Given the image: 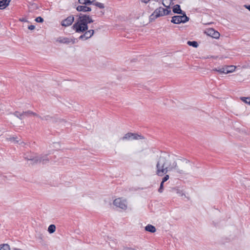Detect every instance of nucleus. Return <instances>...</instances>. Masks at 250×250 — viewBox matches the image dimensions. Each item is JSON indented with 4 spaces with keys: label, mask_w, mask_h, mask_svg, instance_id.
Returning a JSON list of instances; mask_svg holds the SVG:
<instances>
[{
    "label": "nucleus",
    "mask_w": 250,
    "mask_h": 250,
    "mask_svg": "<svg viewBox=\"0 0 250 250\" xmlns=\"http://www.w3.org/2000/svg\"><path fill=\"white\" fill-rule=\"evenodd\" d=\"M173 191L175 192L177 194H179V196H182L184 195H185V194L183 192L182 190H181L179 189L176 188H173L172 189Z\"/></svg>",
    "instance_id": "obj_24"
},
{
    "label": "nucleus",
    "mask_w": 250,
    "mask_h": 250,
    "mask_svg": "<svg viewBox=\"0 0 250 250\" xmlns=\"http://www.w3.org/2000/svg\"><path fill=\"white\" fill-rule=\"evenodd\" d=\"M9 140L11 141H13L16 143H19L20 141L18 140V138L17 137H11L9 138Z\"/></svg>",
    "instance_id": "obj_29"
},
{
    "label": "nucleus",
    "mask_w": 250,
    "mask_h": 250,
    "mask_svg": "<svg viewBox=\"0 0 250 250\" xmlns=\"http://www.w3.org/2000/svg\"><path fill=\"white\" fill-rule=\"evenodd\" d=\"M13 250H22L21 249H18V248H14Z\"/></svg>",
    "instance_id": "obj_41"
},
{
    "label": "nucleus",
    "mask_w": 250,
    "mask_h": 250,
    "mask_svg": "<svg viewBox=\"0 0 250 250\" xmlns=\"http://www.w3.org/2000/svg\"><path fill=\"white\" fill-rule=\"evenodd\" d=\"M144 139V136L141 135H139L137 133L129 132L125 134L124 137L120 139V140L124 141L132 140H141Z\"/></svg>",
    "instance_id": "obj_6"
},
{
    "label": "nucleus",
    "mask_w": 250,
    "mask_h": 250,
    "mask_svg": "<svg viewBox=\"0 0 250 250\" xmlns=\"http://www.w3.org/2000/svg\"><path fill=\"white\" fill-rule=\"evenodd\" d=\"M163 5L166 7V9L164 8V12L165 13V15H171V11L170 9V6L169 5H166L164 2V1L162 2Z\"/></svg>",
    "instance_id": "obj_18"
},
{
    "label": "nucleus",
    "mask_w": 250,
    "mask_h": 250,
    "mask_svg": "<svg viewBox=\"0 0 250 250\" xmlns=\"http://www.w3.org/2000/svg\"><path fill=\"white\" fill-rule=\"evenodd\" d=\"M79 18L73 25L72 28L77 33L84 32L88 29L87 18V15L80 13Z\"/></svg>",
    "instance_id": "obj_2"
},
{
    "label": "nucleus",
    "mask_w": 250,
    "mask_h": 250,
    "mask_svg": "<svg viewBox=\"0 0 250 250\" xmlns=\"http://www.w3.org/2000/svg\"><path fill=\"white\" fill-rule=\"evenodd\" d=\"M247 9H248L250 11V5H245Z\"/></svg>",
    "instance_id": "obj_37"
},
{
    "label": "nucleus",
    "mask_w": 250,
    "mask_h": 250,
    "mask_svg": "<svg viewBox=\"0 0 250 250\" xmlns=\"http://www.w3.org/2000/svg\"><path fill=\"white\" fill-rule=\"evenodd\" d=\"M24 158L26 160L32 161V164H37L38 163H42V164H45L47 163H48L49 161V159L48 157V155L47 154L41 155L40 156H37L35 157H28V156L25 155Z\"/></svg>",
    "instance_id": "obj_3"
},
{
    "label": "nucleus",
    "mask_w": 250,
    "mask_h": 250,
    "mask_svg": "<svg viewBox=\"0 0 250 250\" xmlns=\"http://www.w3.org/2000/svg\"><path fill=\"white\" fill-rule=\"evenodd\" d=\"M241 100L245 103L250 105V97H241Z\"/></svg>",
    "instance_id": "obj_26"
},
{
    "label": "nucleus",
    "mask_w": 250,
    "mask_h": 250,
    "mask_svg": "<svg viewBox=\"0 0 250 250\" xmlns=\"http://www.w3.org/2000/svg\"><path fill=\"white\" fill-rule=\"evenodd\" d=\"M235 67L233 65L230 66H226L223 67H222V71H223V73L228 74L229 73L232 72L234 71Z\"/></svg>",
    "instance_id": "obj_11"
},
{
    "label": "nucleus",
    "mask_w": 250,
    "mask_h": 250,
    "mask_svg": "<svg viewBox=\"0 0 250 250\" xmlns=\"http://www.w3.org/2000/svg\"><path fill=\"white\" fill-rule=\"evenodd\" d=\"M35 28V26L33 25H30L29 26H28V28L29 29V30H33Z\"/></svg>",
    "instance_id": "obj_34"
},
{
    "label": "nucleus",
    "mask_w": 250,
    "mask_h": 250,
    "mask_svg": "<svg viewBox=\"0 0 250 250\" xmlns=\"http://www.w3.org/2000/svg\"><path fill=\"white\" fill-rule=\"evenodd\" d=\"M83 34L81 35L79 37V39L81 40H86L87 39H89L91 38L94 33V30L93 29H90L88 30V29L83 32Z\"/></svg>",
    "instance_id": "obj_7"
},
{
    "label": "nucleus",
    "mask_w": 250,
    "mask_h": 250,
    "mask_svg": "<svg viewBox=\"0 0 250 250\" xmlns=\"http://www.w3.org/2000/svg\"><path fill=\"white\" fill-rule=\"evenodd\" d=\"M74 21V17L73 15L68 16L61 22V25L62 26H68L72 24Z\"/></svg>",
    "instance_id": "obj_10"
},
{
    "label": "nucleus",
    "mask_w": 250,
    "mask_h": 250,
    "mask_svg": "<svg viewBox=\"0 0 250 250\" xmlns=\"http://www.w3.org/2000/svg\"><path fill=\"white\" fill-rule=\"evenodd\" d=\"M70 40L71 41V42L72 43V44H74L76 43V39L75 38H73V39H70Z\"/></svg>",
    "instance_id": "obj_35"
},
{
    "label": "nucleus",
    "mask_w": 250,
    "mask_h": 250,
    "mask_svg": "<svg viewBox=\"0 0 250 250\" xmlns=\"http://www.w3.org/2000/svg\"><path fill=\"white\" fill-rule=\"evenodd\" d=\"M164 183H163V182H161V183L160 184V188L158 189V191L160 193H162L163 191V189H164Z\"/></svg>",
    "instance_id": "obj_28"
},
{
    "label": "nucleus",
    "mask_w": 250,
    "mask_h": 250,
    "mask_svg": "<svg viewBox=\"0 0 250 250\" xmlns=\"http://www.w3.org/2000/svg\"><path fill=\"white\" fill-rule=\"evenodd\" d=\"M205 33L208 35L215 39H218L220 37V33L213 28H209L207 30Z\"/></svg>",
    "instance_id": "obj_9"
},
{
    "label": "nucleus",
    "mask_w": 250,
    "mask_h": 250,
    "mask_svg": "<svg viewBox=\"0 0 250 250\" xmlns=\"http://www.w3.org/2000/svg\"><path fill=\"white\" fill-rule=\"evenodd\" d=\"M172 11L174 13L177 14H183V13H186L185 12L181 10L180 5L179 4H176L173 7Z\"/></svg>",
    "instance_id": "obj_13"
},
{
    "label": "nucleus",
    "mask_w": 250,
    "mask_h": 250,
    "mask_svg": "<svg viewBox=\"0 0 250 250\" xmlns=\"http://www.w3.org/2000/svg\"><path fill=\"white\" fill-rule=\"evenodd\" d=\"M71 40L70 38L66 37H59L58 38L56 42H59L61 43H64L66 44H68L71 42Z\"/></svg>",
    "instance_id": "obj_14"
},
{
    "label": "nucleus",
    "mask_w": 250,
    "mask_h": 250,
    "mask_svg": "<svg viewBox=\"0 0 250 250\" xmlns=\"http://www.w3.org/2000/svg\"><path fill=\"white\" fill-rule=\"evenodd\" d=\"M35 21L37 22L42 23L43 21V19L41 17H38L35 19Z\"/></svg>",
    "instance_id": "obj_27"
},
{
    "label": "nucleus",
    "mask_w": 250,
    "mask_h": 250,
    "mask_svg": "<svg viewBox=\"0 0 250 250\" xmlns=\"http://www.w3.org/2000/svg\"><path fill=\"white\" fill-rule=\"evenodd\" d=\"M169 175H167L166 174V175H165V176L163 177V178L162 179V182L163 183H165L168 180V179H169Z\"/></svg>",
    "instance_id": "obj_30"
},
{
    "label": "nucleus",
    "mask_w": 250,
    "mask_h": 250,
    "mask_svg": "<svg viewBox=\"0 0 250 250\" xmlns=\"http://www.w3.org/2000/svg\"><path fill=\"white\" fill-rule=\"evenodd\" d=\"M56 230V226L55 225L51 224L48 228V231L50 233H54Z\"/></svg>",
    "instance_id": "obj_20"
},
{
    "label": "nucleus",
    "mask_w": 250,
    "mask_h": 250,
    "mask_svg": "<svg viewBox=\"0 0 250 250\" xmlns=\"http://www.w3.org/2000/svg\"><path fill=\"white\" fill-rule=\"evenodd\" d=\"M18 144H19L20 145H21L22 146H23L25 145V143L23 142H19V143Z\"/></svg>",
    "instance_id": "obj_39"
},
{
    "label": "nucleus",
    "mask_w": 250,
    "mask_h": 250,
    "mask_svg": "<svg viewBox=\"0 0 250 250\" xmlns=\"http://www.w3.org/2000/svg\"><path fill=\"white\" fill-rule=\"evenodd\" d=\"M113 204L123 209H125L127 208V205L125 201L122 200L121 198H117L114 200Z\"/></svg>",
    "instance_id": "obj_8"
},
{
    "label": "nucleus",
    "mask_w": 250,
    "mask_h": 250,
    "mask_svg": "<svg viewBox=\"0 0 250 250\" xmlns=\"http://www.w3.org/2000/svg\"><path fill=\"white\" fill-rule=\"evenodd\" d=\"M187 44L191 46L192 47H194L195 48H196L198 46V42L196 41H188L187 42Z\"/></svg>",
    "instance_id": "obj_22"
},
{
    "label": "nucleus",
    "mask_w": 250,
    "mask_h": 250,
    "mask_svg": "<svg viewBox=\"0 0 250 250\" xmlns=\"http://www.w3.org/2000/svg\"><path fill=\"white\" fill-rule=\"evenodd\" d=\"M29 112H30V110H28L27 111H23V114L24 117V116L27 117V116H29L30 115H31V113H29Z\"/></svg>",
    "instance_id": "obj_33"
},
{
    "label": "nucleus",
    "mask_w": 250,
    "mask_h": 250,
    "mask_svg": "<svg viewBox=\"0 0 250 250\" xmlns=\"http://www.w3.org/2000/svg\"><path fill=\"white\" fill-rule=\"evenodd\" d=\"M181 160L185 164L182 169L178 167L173 155L167 152L162 153L156 164V173L157 175L162 176L168 171L173 170H175L179 174L185 173L186 170H189L191 167V165L189 161L187 159H184Z\"/></svg>",
    "instance_id": "obj_1"
},
{
    "label": "nucleus",
    "mask_w": 250,
    "mask_h": 250,
    "mask_svg": "<svg viewBox=\"0 0 250 250\" xmlns=\"http://www.w3.org/2000/svg\"><path fill=\"white\" fill-rule=\"evenodd\" d=\"M11 0H0V9H5L9 4Z\"/></svg>",
    "instance_id": "obj_15"
},
{
    "label": "nucleus",
    "mask_w": 250,
    "mask_h": 250,
    "mask_svg": "<svg viewBox=\"0 0 250 250\" xmlns=\"http://www.w3.org/2000/svg\"><path fill=\"white\" fill-rule=\"evenodd\" d=\"M165 16L164 8L159 7L156 8L149 17V22H153L157 18Z\"/></svg>",
    "instance_id": "obj_5"
},
{
    "label": "nucleus",
    "mask_w": 250,
    "mask_h": 250,
    "mask_svg": "<svg viewBox=\"0 0 250 250\" xmlns=\"http://www.w3.org/2000/svg\"><path fill=\"white\" fill-rule=\"evenodd\" d=\"M0 250H10L9 245L7 244L0 245Z\"/></svg>",
    "instance_id": "obj_21"
},
{
    "label": "nucleus",
    "mask_w": 250,
    "mask_h": 250,
    "mask_svg": "<svg viewBox=\"0 0 250 250\" xmlns=\"http://www.w3.org/2000/svg\"><path fill=\"white\" fill-rule=\"evenodd\" d=\"M93 4L95 5L97 7H98L99 8L101 9H103L104 8V5L103 3L99 2H93Z\"/></svg>",
    "instance_id": "obj_25"
},
{
    "label": "nucleus",
    "mask_w": 250,
    "mask_h": 250,
    "mask_svg": "<svg viewBox=\"0 0 250 250\" xmlns=\"http://www.w3.org/2000/svg\"><path fill=\"white\" fill-rule=\"evenodd\" d=\"M212 71L218 72L220 74H223V71H222V68H219L218 69H217V68H214V69H212Z\"/></svg>",
    "instance_id": "obj_31"
},
{
    "label": "nucleus",
    "mask_w": 250,
    "mask_h": 250,
    "mask_svg": "<svg viewBox=\"0 0 250 250\" xmlns=\"http://www.w3.org/2000/svg\"><path fill=\"white\" fill-rule=\"evenodd\" d=\"M141 1L146 3L148 2L149 1V0H141Z\"/></svg>",
    "instance_id": "obj_38"
},
{
    "label": "nucleus",
    "mask_w": 250,
    "mask_h": 250,
    "mask_svg": "<svg viewBox=\"0 0 250 250\" xmlns=\"http://www.w3.org/2000/svg\"><path fill=\"white\" fill-rule=\"evenodd\" d=\"M14 115L21 120L23 119L24 118L23 112L21 113L18 111H16L14 112Z\"/></svg>",
    "instance_id": "obj_23"
},
{
    "label": "nucleus",
    "mask_w": 250,
    "mask_h": 250,
    "mask_svg": "<svg viewBox=\"0 0 250 250\" xmlns=\"http://www.w3.org/2000/svg\"><path fill=\"white\" fill-rule=\"evenodd\" d=\"M181 15V16H173L171 22L174 24H180L181 23H186L189 20V17L187 16L186 13Z\"/></svg>",
    "instance_id": "obj_4"
},
{
    "label": "nucleus",
    "mask_w": 250,
    "mask_h": 250,
    "mask_svg": "<svg viewBox=\"0 0 250 250\" xmlns=\"http://www.w3.org/2000/svg\"><path fill=\"white\" fill-rule=\"evenodd\" d=\"M30 113H31V115H34V116H37V117H39V116H40L39 115H38V114H36V113L33 112H32V111H30Z\"/></svg>",
    "instance_id": "obj_36"
},
{
    "label": "nucleus",
    "mask_w": 250,
    "mask_h": 250,
    "mask_svg": "<svg viewBox=\"0 0 250 250\" xmlns=\"http://www.w3.org/2000/svg\"><path fill=\"white\" fill-rule=\"evenodd\" d=\"M4 177H5V176H1L2 179L4 178Z\"/></svg>",
    "instance_id": "obj_42"
},
{
    "label": "nucleus",
    "mask_w": 250,
    "mask_h": 250,
    "mask_svg": "<svg viewBox=\"0 0 250 250\" xmlns=\"http://www.w3.org/2000/svg\"><path fill=\"white\" fill-rule=\"evenodd\" d=\"M77 10L79 12H89L91 11V8L86 5H79L77 7Z\"/></svg>",
    "instance_id": "obj_12"
},
{
    "label": "nucleus",
    "mask_w": 250,
    "mask_h": 250,
    "mask_svg": "<svg viewBox=\"0 0 250 250\" xmlns=\"http://www.w3.org/2000/svg\"><path fill=\"white\" fill-rule=\"evenodd\" d=\"M127 249L128 250H136V249H135L134 248H128Z\"/></svg>",
    "instance_id": "obj_40"
},
{
    "label": "nucleus",
    "mask_w": 250,
    "mask_h": 250,
    "mask_svg": "<svg viewBox=\"0 0 250 250\" xmlns=\"http://www.w3.org/2000/svg\"><path fill=\"white\" fill-rule=\"evenodd\" d=\"M39 118L42 120H45L47 121H52L53 122H56V119L54 117L51 116L49 115L44 116V117L39 116Z\"/></svg>",
    "instance_id": "obj_16"
},
{
    "label": "nucleus",
    "mask_w": 250,
    "mask_h": 250,
    "mask_svg": "<svg viewBox=\"0 0 250 250\" xmlns=\"http://www.w3.org/2000/svg\"><path fill=\"white\" fill-rule=\"evenodd\" d=\"M145 230L151 233H154L156 231L155 227L150 224H148L145 227Z\"/></svg>",
    "instance_id": "obj_17"
},
{
    "label": "nucleus",
    "mask_w": 250,
    "mask_h": 250,
    "mask_svg": "<svg viewBox=\"0 0 250 250\" xmlns=\"http://www.w3.org/2000/svg\"><path fill=\"white\" fill-rule=\"evenodd\" d=\"M87 21L88 24V23L93 22L94 21L91 19V18L89 15H87Z\"/></svg>",
    "instance_id": "obj_32"
},
{
    "label": "nucleus",
    "mask_w": 250,
    "mask_h": 250,
    "mask_svg": "<svg viewBox=\"0 0 250 250\" xmlns=\"http://www.w3.org/2000/svg\"><path fill=\"white\" fill-rule=\"evenodd\" d=\"M78 1L80 4H84L85 5H90L93 3V1L90 0H78Z\"/></svg>",
    "instance_id": "obj_19"
}]
</instances>
